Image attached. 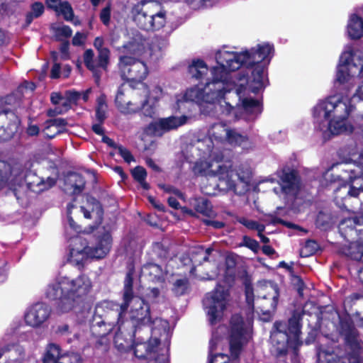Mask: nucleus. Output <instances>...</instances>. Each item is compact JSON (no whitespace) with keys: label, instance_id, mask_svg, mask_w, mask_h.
<instances>
[{"label":"nucleus","instance_id":"nucleus-3","mask_svg":"<svg viewBox=\"0 0 363 363\" xmlns=\"http://www.w3.org/2000/svg\"><path fill=\"white\" fill-rule=\"evenodd\" d=\"M92 287L90 279L81 274L74 279L64 277L48 286L45 297L53 301L56 308L61 313L71 311L77 301L86 296Z\"/></svg>","mask_w":363,"mask_h":363},{"label":"nucleus","instance_id":"nucleus-27","mask_svg":"<svg viewBox=\"0 0 363 363\" xmlns=\"http://www.w3.org/2000/svg\"><path fill=\"white\" fill-rule=\"evenodd\" d=\"M337 166L341 172L337 177L343 184L354 183L361 179L362 170L357 171L354 168H352L351 165L347 164H337Z\"/></svg>","mask_w":363,"mask_h":363},{"label":"nucleus","instance_id":"nucleus-38","mask_svg":"<svg viewBox=\"0 0 363 363\" xmlns=\"http://www.w3.org/2000/svg\"><path fill=\"white\" fill-rule=\"evenodd\" d=\"M9 113L13 115V113L9 108L3 109L0 112V118ZM14 133L15 131L11 130L9 127L6 128L4 124H0V142L9 140L13 138Z\"/></svg>","mask_w":363,"mask_h":363},{"label":"nucleus","instance_id":"nucleus-6","mask_svg":"<svg viewBox=\"0 0 363 363\" xmlns=\"http://www.w3.org/2000/svg\"><path fill=\"white\" fill-rule=\"evenodd\" d=\"M338 331L343 337L344 343L348 351L346 354L349 363H363L361 353L363 342L359 338V333L355 328L353 320L347 313H338Z\"/></svg>","mask_w":363,"mask_h":363},{"label":"nucleus","instance_id":"nucleus-56","mask_svg":"<svg viewBox=\"0 0 363 363\" xmlns=\"http://www.w3.org/2000/svg\"><path fill=\"white\" fill-rule=\"evenodd\" d=\"M65 96L67 97L68 101L72 104L77 105L78 101L81 99V93L75 90H69L65 92Z\"/></svg>","mask_w":363,"mask_h":363},{"label":"nucleus","instance_id":"nucleus-29","mask_svg":"<svg viewBox=\"0 0 363 363\" xmlns=\"http://www.w3.org/2000/svg\"><path fill=\"white\" fill-rule=\"evenodd\" d=\"M143 50V44L137 40L129 41L121 47L118 48V50L121 51L123 55H128L137 58L141 55Z\"/></svg>","mask_w":363,"mask_h":363},{"label":"nucleus","instance_id":"nucleus-51","mask_svg":"<svg viewBox=\"0 0 363 363\" xmlns=\"http://www.w3.org/2000/svg\"><path fill=\"white\" fill-rule=\"evenodd\" d=\"M140 110H142V115L145 117L153 118L155 115L154 108L148 104V99H145L140 104Z\"/></svg>","mask_w":363,"mask_h":363},{"label":"nucleus","instance_id":"nucleus-57","mask_svg":"<svg viewBox=\"0 0 363 363\" xmlns=\"http://www.w3.org/2000/svg\"><path fill=\"white\" fill-rule=\"evenodd\" d=\"M158 186L166 193L173 194L179 197H182L183 195L179 189L172 185L159 184Z\"/></svg>","mask_w":363,"mask_h":363},{"label":"nucleus","instance_id":"nucleus-4","mask_svg":"<svg viewBox=\"0 0 363 363\" xmlns=\"http://www.w3.org/2000/svg\"><path fill=\"white\" fill-rule=\"evenodd\" d=\"M301 320L302 314L294 311L288 324L281 321L274 323L275 330L270 335V352L277 359L286 358L289 348L293 350L294 353H297L298 347L302 345L300 337Z\"/></svg>","mask_w":363,"mask_h":363},{"label":"nucleus","instance_id":"nucleus-58","mask_svg":"<svg viewBox=\"0 0 363 363\" xmlns=\"http://www.w3.org/2000/svg\"><path fill=\"white\" fill-rule=\"evenodd\" d=\"M69 43L68 40H64L62 42L60 47V51L61 52V57L62 60H69Z\"/></svg>","mask_w":363,"mask_h":363},{"label":"nucleus","instance_id":"nucleus-19","mask_svg":"<svg viewBox=\"0 0 363 363\" xmlns=\"http://www.w3.org/2000/svg\"><path fill=\"white\" fill-rule=\"evenodd\" d=\"M272 288L271 292L257 299V306L255 308V312L266 315L267 318L276 312L280 296L279 289L277 284Z\"/></svg>","mask_w":363,"mask_h":363},{"label":"nucleus","instance_id":"nucleus-23","mask_svg":"<svg viewBox=\"0 0 363 363\" xmlns=\"http://www.w3.org/2000/svg\"><path fill=\"white\" fill-rule=\"evenodd\" d=\"M64 184L65 191H71L73 195H78L84 191L86 181L81 174L69 172L65 176Z\"/></svg>","mask_w":363,"mask_h":363},{"label":"nucleus","instance_id":"nucleus-48","mask_svg":"<svg viewBox=\"0 0 363 363\" xmlns=\"http://www.w3.org/2000/svg\"><path fill=\"white\" fill-rule=\"evenodd\" d=\"M55 38L56 40L58 41H62V37H64L65 38H69L72 35V28L67 25H64L61 27H58L55 29Z\"/></svg>","mask_w":363,"mask_h":363},{"label":"nucleus","instance_id":"nucleus-30","mask_svg":"<svg viewBox=\"0 0 363 363\" xmlns=\"http://www.w3.org/2000/svg\"><path fill=\"white\" fill-rule=\"evenodd\" d=\"M57 178L48 177L46 179L38 178L36 181L30 182L28 186L33 191L42 192L53 187L57 183Z\"/></svg>","mask_w":363,"mask_h":363},{"label":"nucleus","instance_id":"nucleus-62","mask_svg":"<svg viewBox=\"0 0 363 363\" xmlns=\"http://www.w3.org/2000/svg\"><path fill=\"white\" fill-rule=\"evenodd\" d=\"M295 279L296 280V281L295 283V286H296L297 292L300 296H303V290L306 287V284L300 276H295Z\"/></svg>","mask_w":363,"mask_h":363},{"label":"nucleus","instance_id":"nucleus-9","mask_svg":"<svg viewBox=\"0 0 363 363\" xmlns=\"http://www.w3.org/2000/svg\"><path fill=\"white\" fill-rule=\"evenodd\" d=\"M345 99L343 94L337 99L335 96H330L321 101L314 108L315 117L323 115L325 120L330 117L347 120L356 107L351 104V99H348V96L345 95Z\"/></svg>","mask_w":363,"mask_h":363},{"label":"nucleus","instance_id":"nucleus-21","mask_svg":"<svg viewBox=\"0 0 363 363\" xmlns=\"http://www.w3.org/2000/svg\"><path fill=\"white\" fill-rule=\"evenodd\" d=\"M154 7V5H147V1L145 0H142L133 6L132 13H133L134 21L140 29L147 31L151 30V18Z\"/></svg>","mask_w":363,"mask_h":363},{"label":"nucleus","instance_id":"nucleus-53","mask_svg":"<svg viewBox=\"0 0 363 363\" xmlns=\"http://www.w3.org/2000/svg\"><path fill=\"white\" fill-rule=\"evenodd\" d=\"M111 13V9L110 5H107L100 12V14H99L100 20L102 22V23L106 26H108L110 24Z\"/></svg>","mask_w":363,"mask_h":363},{"label":"nucleus","instance_id":"nucleus-17","mask_svg":"<svg viewBox=\"0 0 363 363\" xmlns=\"http://www.w3.org/2000/svg\"><path fill=\"white\" fill-rule=\"evenodd\" d=\"M150 332L146 333L145 337L139 333L135 337L133 350L134 355L139 359H147L155 354L158 346L160 345V338H152Z\"/></svg>","mask_w":363,"mask_h":363},{"label":"nucleus","instance_id":"nucleus-40","mask_svg":"<svg viewBox=\"0 0 363 363\" xmlns=\"http://www.w3.org/2000/svg\"><path fill=\"white\" fill-rule=\"evenodd\" d=\"M245 285V295L246 303L251 312H255V296L254 289L250 281L246 279L244 281Z\"/></svg>","mask_w":363,"mask_h":363},{"label":"nucleus","instance_id":"nucleus-64","mask_svg":"<svg viewBox=\"0 0 363 363\" xmlns=\"http://www.w3.org/2000/svg\"><path fill=\"white\" fill-rule=\"evenodd\" d=\"M60 69L61 66L58 62H55L52 67L50 70V78L51 79H58L60 77Z\"/></svg>","mask_w":363,"mask_h":363},{"label":"nucleus","instance_id":"nucleus-15","mask_svg":"<svg viewBox=\"0 0 363 363\" xmlns=\"http://www.w3.org/2000/svg\"><path fill=\"white\" fill-rule=\"evenodd\" d=\"M353 57L350 61L346 59L342 64L337 67L336 73V82L341 85L345 84L346 91L343 93L347 96V92L353 87V85L349 84L352 75L357 74L358 75L363 74V62L361 58H359V65H357Z\"/></svg>","mask_w":363,"mask_h":363},{"label":"nucleus","instance_id":"nucleus-10","mask_svg":"<svg viewBox=\"0 0 363 363\" xmlns=\"http://www.w3.org/2000/svg\"><path fill=\"white\" fill-rule=\"evenodd\" d=\"M118 68L122 79L129 82L132 87L141 83L148 74V68L143 61L128 55L119 56Z\"/></svg>","mask_w":363,"mask_h":363},{"label":"nucleus","instance_id":"nucleus-36","mask_svg":"<svg viewBox=\"0 0 363 363\" xmlns=\"http://www.w3.org/2000/svg\"><path fill=\"white\" fill-rule=\"evenodd\" d=\"M244 110L250 113H261L262 112V106L260 101L252 98H245L242 102Z\"/></svg>","mask_w":363,"mask_h":363},{"label":"nucleus","instance_id":"nucleus-50","mask_svg":"<svg viewBox=\"0 0 363 363\" xmlns=\"http://www.w3.org/2000/svg\"><path fill=\"white\" fill-rule=\"evenodd\" d=\"M212 0H184L185 3L194 10L205 8Z\"/></svg>","mask_w":363,"mask_h":363},{"label":"nucleus","instance_id":"nucleus-34","mask_svg":"<svg viewBox=\"0 0 363 363\" xmlns=\"http://www.w3.org/2000/svg\"><path fill=\"white\" fill-rule=\"evenodd\" d=\"M328 121V129L333 135H339L347 131L346 121L340 118L330 117Z\"/></svg>","mask_w":363,"mask_h":363},{"label":"nucleus","instance_id":"nucleus-43","mask_svg":"<svg viewBox=\"0 0 363 363\" xmlns=\"http://www.w3.org/2000/svg\"><path fill=\"white\" fill-rule=\"evenodd\" d=\"M97 340L94 344V348L101 353L108 351L111 345V340L108 336H95Z\"/></svg>","mask_w":363,"mask_h":363},{"label":"nucleus","instance_id":"nucleus-45","mask_svg":"<svg viewBox=\"0 0 363 363\" xmlns=\"http://www.w3.org/2000/svg\"><path fill=\"white\" fill-rule=\"evenodd\" d=\"M318 246V243L315 240H307L301 251V256L306 257L315 254L317 251Z\"/></svg>","mask_w":363,"mask_h":363},{"label":"nucleus","instance_id":"nucleus-37","mask_svg":"<svg viewBox=\"0 0 363 363\" xmlns=\"http://www.w3.org/2000/svg\"><path fill=\"white\" fill-rule=\"evenodd\" d=\"M190 288V282L188 278L184 277L182 279H177L172 287V291L177 296H181L187 293Z\"/></svg>","mask_w":363,"mask_h":363},{"label":"nucleus","instance_id":"nucleus-46","mask_svg":"<svg viewBox=\"0 0 363 363\" xmlns=\"http://www.w3.org/2000/svg\"><path fill=\"white\" fill-rule=\"evenodd\" d=\"M240 246H244L251 250L254 253H257L259 250V242L247 235L242 237V242L240 244Z\"/></svg>","mask_w":363,"mask_h":363},{"label":"nucleus","instance_id":"nucleus-12","mask_svg":"<svg viewBox=\"0 0 363 363\" xmlns=\"http://www.w3.org/2000/svg\"><path fill=\"white\" fill-rule=\"evenodd\" d=\"M229 295L228 291L220 285H218L211 292L206 294L203 305L207 309L211 325H215L222 319Z\"/></svg>","mask_w":363,"mask_h":363},{"label":"nucleus","instance_id":"nucleus-31","mask_svg":"<svg viewBox=\"0 0 363 363\" xmlns=\"http://www.w3.org/2000/svg\"><path fill=\"white\" fill-rule=\"evenodd\" d=\"M151 250L152 255L160 261H165L169 257V245L164 240L154 242L152 244Z\"/></svg>","mask_w":363,"mask_h":363},{"label":"nucleus","instance_id":"nucleus-20","mask_svg":"<svg viewBox=\"0 0 363 363\" xmlns=\"http://www.w3.org/2000/svg\"><path fill=\"white\" fill-rule=\"evenodd\" d=\"M117 331L114 336V344L118 351L128 352L132 350L135 337L139 333L130 328L123 329V323L116 320Z\"/></svg>","mask_w":363,"mask_h":363},{"label":"nucleus","instance_id":"nucleus-25","mask_svg":"<svg viewBox=\"0 0 363 363\" xmlns=\"http://www.w3.org/2000/svg\"><path fill=\"white\" fill-rule=\"evenodd\" d=\"M142 270L150 281L155 284L164 283L165 274L160 264L154 262H147L143 265Z\"/></svg>","mask_w":363,"mask_h":363},{"label":"nucleus","instance_id":"nucleus-13","mask_svg":"<svg viewBox=\"0 0 363 363\" xmlns=\"http://www.w3.org/2000/svg\"><path fill=\"white\" fill-rule=\"evenodd\" d=\"M187 121L186 116H169L160 118L157 121L150 123L143 130L144 133L151 137L160 138L167 132L177 129L185 124Z\"/></svg>","mask_w":363,"mask_h":363},{"label":"nucleus","instance_id":"nucleus-11","mask_svg":"<svg viewBox=\"0 0 363 363\" xmlns=\"http://www.w3.org/2000/svg\"><path fill=\"white\" fill-rule=\"evenodd\" d=\"M217 175L220 184L225 185V189L235 192L239 185L246 188L250 183L252 172L249 167L241 164L236 169L231 166L220 165L217 170Z\"/></svg>","mask_w":363,"mask_h":363},{"label":"nucleus","instance_id":"nucleus-14","mask_svg":"<svg viewBox=\"0 0 363 363\" xmlns=\"http://www.w3.org/2000/svg\"><path fill=\"white\" fill-rule=\"evenodd\" d=\"M278 177L282 192L286 195L296 197L301 187V179L298 171L286 166L279 172Z\"/></svg>","mask_w":363,"mask_h":363},{"label":"nucleus","instance_id":"nucleus-49","mask_svg":"<svg viewBox=\"0 0 363 363\" xmlns=\"http://www.w3.org/2000/svg\"><path fill=\"white\" fill-rule=\"evenodd\" d=\"M131 174L134 180L137 182H143V180H145L147 177L146 169L143 167L139 165L136 166L131 170Z\"/></svg>","mask_w":363,"mask_h":363},{"label":"nucleus","instance_id":"nucleus-33","mask_svg":"<svg viewBox=\"0 0 363 363\" xmlns=\"http://www.w3.org/2000/svg\"><path fill=\"white\" fill-rule=\"evenodd\" d=\"M108 105L106 103V96L104 94H101L96 99V106L95 108V118L97 122L104 123L107 118Z\"/></svg>","mask_w":363,"mask_h":363},{"label":"nucleus","instance_id":"nucleus-16","mask_svg":"<svg viewBox=\"0 0 363 363\" xmlns=\"http://www.w3.org/2000/svg\"><path fill=\"white\" fill-rule=\"evenodd\" d=\"M316 354L318 363H346L347 359L342 347L334 342L318 345Z\"/></svg>","mask_w":363,"mask_h":363},{"label":"nucleus","instance_id":"nucleus-24","mask_svg":"<svg viewBox=\"0 0 363 363\" xmlns=\"http://www.w3.org/2000/svg\"><path fill=\"white\" fill-rule=\"evenodd\" d=\"M67 125V121L65 118H57L45 121L43 130L44 137L47 139L54 138L57 135L66 130L65 127Z\"/></svg>","mask_w":363,"mask_h":363},{"label":"nucleus","instance_id":"nucleus-63","mask_svg":"<svg viewBox=\"0 0 363 363\" xmlns=\"http://www.w3.org/2000/svg\"><path fill=\"white\" fill-rule=\"evenodd\" d=\"M203 223L207 226H211L215 229H221L225 226V223L219 220H212L210 219H204Z\"/></svg>","mask_w":363,"mask_h":363},{"label":"nucleus","instance_id":"nucleus-35","mask_svg":"<svg viewBox=\"0 0 363 363\" xmlns=\"http://www.w3.org/2000/svg\"><path fill=\"white\" fill-rule=\"evenodd\" d=\"M226 139L230 145H241L248 141V137L246 135L239 133L234 129H228L226 132Z\"/></svg>","mask_w":363,"mask_h":363},{"label":"nucleus","instance_id":"nucleus-26","mask_svg":"<svg viewBox=\"0 0 363 363\" xmlns=\"http://www.w3.org/2000/svg\"><path fill=\"white\" fill-rule=\"evenodd\" d=\"M87 208L81 206V211L86 219L91 218V213H95L99 223H101L104 216V208L99 200L91 196L86 197Z\"/></svg>","mask_w":363,"mask_h":363},{"label":"nucleus","instance_id":"nucleus-42","mask_svg":"<svg viewBox=\"0 0 363 363\" xmlns=\"http://www.w3.org/2000/svg\"><path fill=\"white\" fill-rule=\"evenodd\" d=\"M58 14H62L66 21H72L74 16V11L69 1H64L62 4L58 7Z\"/></svg>","mask_w":363,"mask_h":363},{"label":"nucleus","instance_id":"nucleus-44","mask_svg":"<svg viewBox=\"0 0 363 363\" xmlns=\"http://www.w3.org/2000/svg\"><path fill=\"white\" fill-rule=\"evenodd\" d=\"M117 328L116 322H106L101 324L96 329L97 333H91L94 336H108V335L115 328Z\"/></svg>","mask_w":363,"mask_h":363},{"label":"nucleus","instance_id":"nucleus-7","mask_svg":"<svg viewBox=\"0 0 363 363\" xmlns=\"http://www.w3.org/2000/svg\"><path fill=\"white\" fill-rule=\"evenodd\" d=\"M251 338V333L246 325L244 318L239 313L233 314L226 330V340L230 357L233 359H239L244 347Z\"/></svg>","mask_w":363,"mask_h":363},{"label":"nucleus","instance_id":"nucleus-28","mask_svg":"<svg viewBox=\"0 0 363 363\" xmlns=\"http://www.w3.org/2000/svg\"><path fill=\"white\" fill-rule=\"evenodd\" d=\"M347 33L352 40H358L363 37V18L357 14H352L348 21Z\"/></svg>","mask_w":363,"mask_h":363},{"label":"nucleus","instance_id":"nucleus-54","mask_svg":"<svg viewBox=\"0 0 363 363\" xmlns=\"http://www.w3.org/2000/svg\"><path fill=\"white\" fill-rule=\"evenodd\" d=\"M30 9L31 11L30 12L37 18L43 14L45 7L43 3L35 1L30 5Z\"/></svg>","mask_w":363,"mask_h":363},{"label":"nucleus","instance_id":"nucleus-52","mask_svg":"<svg viewBox=\"0 0 363 363\" xmlns=\"http://www.w3.org/2000/svg\"><path fill=\"white\" fill-rule=\"evenodd\" d=\"M116 150H118V154L123 157L125 162L130 164L131 162L135 161V158L131 152L126 147L120 145Z\"/></svg>","mask_w":363,"mask_h":363},{"label":"nucleus","instance_id":"nucleus-32","mask_svg":"<svg viewBox=\"0 0 363 363\" xmlns=\"http://www.w3.org/2000/svg\"><path fill=\"white\" fill-rule=\"evenodd\" d=\"M194 208L196 212L203 215V216L211 218L215 216L211 202L208 199L203 197L196 199L195 200Z\"/></svg>","mask_w":363,"mask_h":363},{"label":"nucleus","instance_id":"nucleus-55","mask_svg":"<svg viewBox=\"0 0 363 363\" xmlns=\"http://www.w3.org/2000/svg\"><path fill=\"white\" fill-rule=\"evenodd\" d=\"M230 357L223 353H217L208 358V363H229Z\"/></svg>","mask_w":363,"mask_h":363},{"label":"nucleus","instance_id":"nucleus-2","mask_svg":"<svg viewBox=\"0 0 363 363\" xmlns=\"http://www.w3.org/2000/svg\"><path fill=\"white\" fill-rule=\"evenodd\" d=\"M116 320L123 323V329L128 328L138 333L154 330L155 320L151 316L150 306L144 298L135 296L133 272L130 270L124 279L123 302L119 306Z\"/></svg>","mask_w":363,"mask_h":363},{"label":"nucleus","instance_id":"nucleus-60","mask_svg":"<svg viewBox=\"0 0 363 363\" xmlns=\"http://www.w3.org/2000/svg\"><path fill=\"white\" fill-rule=\"evenodd\" d=\"M149 202L153 206V207L160 212H165L166 207L164 204H162L160 201H157L152 196H149L147 197Z\"/></svg>","mask_w":363,"mask_h":363},{"label":"nucleus","instance_id":"nucleus-39","mask_svg":"<svg viewBox=\"0 0 363 363\" xmlns=\"http://www.w3.org/2000/svg\"><path fill=\"white\" fill-rule=\"evenodd\" d=\"M151 21V30H160L163 28L166 23V11H160L158 12H155L152 10V17Z\"/></svg>","mask_w":363,"mask_h":363},{"label":"nucleus","instance_id":"nucleus-61","mask_svg":"<svg viewBox=\"0 0 363 363\" xmlns=\"http://www.w3.org/2000/svg\"><path fill=\"white\" fill-rule=\"evenodd\" d=\"M350 186V189L348 191V195L352 197H357L361 191H363V186L362 184H359L358 187L354 185V183H347Z\"/></svg>","mask_w":363,"mask_h":363},{"label":"nucleus","instance_id":"nucleus-22","mask_svg":"<svg viewBox=\"0 0 363 363\" xmlns=\"http://www.w3.org/2000/svg\"><path fill=\"white\" fill-rule=\"evenodd\" d=\"M50 313L49 306L44 303H37L25 314V321L28 325L38 327L50 317Z\"/></svg>","mask_w":363,"mask_h":363},{"label":"nucleus","instance_id":"nucleus-18","mask_svg":"<svg viewBox=\"0 0 363 363\" xmlns=\"http://www.w3.org/2000/svg\"><path fill=\"white\" fill-rule=\"evenodd\" d=\"M59 345L50 343L48 345L43 358V363H82V356L77 352L61 354Z\"/></svg>","mask_w":363,"mask_h":363},{"label":"nucleus","instance_id":"nucleus-47","mask_svg":"<svg viewBox=\"0 0 363 363\" xmlns=\"http://www.w3.org/2000/svg\"><path fill=\"white\" fill-rule=\"evenodd\" d=\"M107 322L106 316L103 318L101 315L98 314V308H96L93 318L91 323L90 330L91 333H97L96 329L100 325Z\"/></svg>","mask_w":363,"mask_h":363},{"label":"nucleus","instance_id":"nucleus-59","mask_svg":"<svg viewBox=\"0 0 363 363\" xmlns=\"http://www.w3.org/2000/svg\"><path fill=\"white\" fill-rule=\"evenodd\" d=\"M327 216L325 213L319 212L315 220L316 226L318 228H326L329 225V222L325 220Z\"/></svg>","mask_w":363,"mask_h":363},{"label":"nucleus","instance_id":"nucleus-1","mask_svg":"<svg viewBox=\"0 0 363 363\" xmlns=\"http://www.w3.org/2000/svg\"><path fill=\"white\" fill-rule=\"evenodd\" d=\"M274 51L273 45L265 43L240 52H225L217 57L219 66L213 68L211 79L206 77L208 67L203 60H193L188 67V72L192 78L199 81L196 84L198 93L206 103L214 104L223 96V85L227 73L242 67L251 69L247 84L250 91L256 94L264 88V69L269 64Z\"/></svg>","mask_w":363,"mask_h":363},{"label":"nucleus","instance_id":"nucleus-41","mask_svg":"<svg viewBox=\"0 0 363 363\" xmlns=\"http://www.w3.org/2000/svg\"><path fill=\"white\" fill-rule=\"evenodd\" d=\"M125 94L122 86H120L118 90L115 98V105L120 112H130L133 111L128 107V104H125Z\"/></svg>","mask_w":363,"mask_h":363},{"label":"nucleus","instance_id":"nucleus-8","mask_svg":"<svg viewBox=\"0 0 363 363\" xmlns=\"http://www.w3.org/2000/svg\"><path fill=\"white\" fill-rule=\"evenodd\" d=\"M93 45L97 50L96 57L92 49H86L83 53V62L86 68L91 72L95 83L99 85L102 74L108 71L111 51L104 47V39L102 36L96 37Z\"/></svg>","mask_w":363,"mask_h":363},{"label":"nucleus","instance_id":"nucleus-5","mask_svg":"<svg viewBox=\"0 0 363 363\" xmlns=\"http://www.w3.org/2000/svg\"><path fill=\"white\" fill-rule=\"evenodd\" d=\"M112 241V236L107 231L96 236L94 244L91 246L89 245L86 239L76 237L72 240L73 246L69 249V262L82 269L88 259L104 258L110 252Z\"/></svg>","mask_w":363,"mask_h":363}]
</instances>
